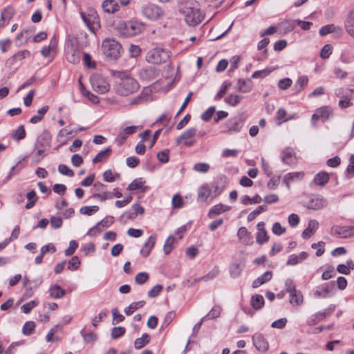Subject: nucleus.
<instances>
[{
  "mask_svg": "<svg viewBox=\"0 0 354 354\" xmlns=\"http://www.w3.org/2000/svg\"><path fill=\"white\" fill-rule=\"evenodd\" d=\"M178 10L185 16V20L189 26H195L204 19V15L195 1L180 0L178 3Z\"/></svg>",
  "mask_w": 354,
  "mask_h": 354,
  "instance_id": "obj_1",
  "label": "nucleus"
},
{
  "mask_svg": "<svg viewBox=\"0 0 354 354\" xmlns=\"http://www.w3.org/2000/svg\"><path fill=\"white\" fill-rule=\"evenodd\" d=\"M118 81L115 86V92L121 96H128L137 92L140 88L138 82L124 72H116Z\"/></svg>",
  "mask_w": 354,
  "mask_h": 354,
  "instance_id": "obj_2",
  "label": "nucleus"
},
{
  "mask_svg": "<svg viewBox=\"0 0 354 354\" xmlns=\"http://www.w3.org/2000/svg\"><path fill=\"white\" fill-rule=\"evenodd\" d=\"M145 28V25L138 21H123L118 26L120 34L124 37H133L141 33Z\"/></svg>",
  "mask_w": 354,
  "mask_h": 354,
  "instance_id": "obj_3",
  "label": "nucleus"
},
{
  "mask_svg": "<svg viewBox=\"0 0 354 354\" xmlns=\"http://www.w3.org/2000/svg\"><path fill=\"white\" fill-rule=\"evenodd\" d=\"M102 48L104 55L110 59H116L120 57L122 46L115 39L106 38L102 41Z\"/></svg>",
  "mask_w": 354,
  "mask_h": 354,
  "instance_id": "obj_4",
  "label": "nucleus"
},
{
  "mask_svg": "<svg viewBox=\"0 0 354 354\" xmlns=\"http://www.w3.org/2000/svg\"><path fill=\"white\" fill-rule=\"evenodd\" d=\"M169 59V53L162 48H155L149 50L146 56L148 62L160 64L167 62Z\"/></svg>",
  "mask_w": 354,
  "mask_h": 354,
  "instance_id": "obj_5",
  "label": "nucleus"
},
{
  "mask_svg": "<svg viewBox=\"0 0 354 354\" xmlns=\"http://www.w3.org/2000/svg\"><path fill=\"white\" fill-rule=\"evenodd\" d=\"M142 14L148 19L156 21L162 19L165 16L163 10L153 3H147L142 6Z\"/></svg>",
  "mask_w": 354,
  "mask_h": 354,
  "instance_id": "obj_6",
  "label": "nucleus"
},
{
  "mask_svg": "<svg viewBox=\"0 0 354 354\" xmlns=\"http://www.w3.org/2000/svg\"><path fill=\"white\" fill-rule=\"evenodd\" d=\"M80 15L83 21L91 32H95L100 28L99 17L95 10H88L87 12H82Z\"/></svg>",
  "mask_w": 354,
  "mask_h": 354,
  "instance_id": "obj_7",
  "label": "nucleus"
},
{
  "mask_svg": "<svg viewBox=\"0 0 354 354\" xmlns=\"http://www.w3.org/2000/svg\"><path fill=\"white\" fill-rule=\"evenodd\" d=\"M92 88L100 93H105L109 91L110 85L106 78L100 75H93L90 78Z\"/></svg>",
  "mask_w": 354,
  "mask_h": 354,
  "instance_id": "obj_8",
  "label": "nucleus"
},
{
  "mask_svg": "<svg viewBox=\"0 0 354 354\" xmlns=\"http://www.w3.org/2000/svg\"><path fill=\"white\" fill-rule=\"evenodd\" d=\"M330 234L340 239H348L354 236V226L333 225L330 228Z\"/></svg>",
  "mask_w": 354,
  "mask_h": 354,
  "instance_id": "obj_9",
  "label": "nucleus"
},
{
  "mask_svg": "<svg viewBox=\"0 0 354 354\" xmlns=\"http://www.w3.org/2000/svg\"><path fill=\"white\" fill-rule=\"evenodd\" d=\"M196 128H190L185 131L179 137L176 139V143L180 145L182 141L187 147L192 146L195 143V140H192L196 133Z\"/></svg>",
  "mask_w": 354,
  "mask_h": 354,
  "instance_id": "obj_10",
  "label": "nucleus"
},
{
  "mask_svg": "<svg viewBox=\"0 0 354 354\" xmlns=\"http://www.w3.org/2000/svg\"><path fill=\"white\" fill-rule=\"evenodd\" d=\"M243 126V121L241 117L230 119L225 124L224 133L239 132Z\"/></svg>",
  "mask_w": 354,
  "mask_h": 354,
  "instance_id": "obj_11",
  "label": "nucleus"
},
{
  "mask_svg": "<svg viewBox=\"0 0 354 354\" xmlns=\"http://www.w3.org/2000/svg\"><path fill=\"white\" fill-rule=\"evenodd\" d=\"M332 115V110L328 106H322L317 109L315 113L312 116V122L315 125L316 121L319 119H323L326 120L329 118L330 115Z\"/></svg>",
  "mask_w": 354,
  "mask_h": 354,
  "instance_id": "obj_12",
  "label": "nucleus"
},
{
  "mask_svg": "<svg viewBox=\"0 0 354 354\" xmlns=\"http://www.w3.org/2000/svg\"><path fill=\"white\" fill-rule=\"evenodd\" d=\"M253 344L259 351L265 352L269 348V344L264 337L260 333H256L252 336Z\"/></svg>",
  "mask_w": 354,
  "mask_h": 354,
  "instance_id": "obj_13",
  "label": "nucleus"
},
{
  "mask_svg": "<svg viewBox=\"0 0 354 354\" xmlns=\"http://www.w3.org/2000/svg\"><path fill=\"white\" fill-rule=\"evenodd\" d=\"M113 221H114L113 216H106L101 221L97 223V224L94 227L90 229L87 232V235L95 236L96 234L100 232V230L98 229V226L102 225V227H108L113 223Z\"/></svg>",
  "mask_w": 354,
  "mask_h": 354,
  "instance_id": "obj_14",
  "label": "nucleus"
},
{
  "mask_svg": "<svg viewBox=\"0 0 354 354\" xmlns=\"http://www.w3.org/2000/svg\"><path fill=\"white\" fill-rule=\"evenodd\" d=\"M139 75L144 80H151L158 77V71L154 66H149L141 69Z\"/></svg>",
  "mask_w": 354,
  "mask_h": 354,
  "instance_id": "obj_15",
  "label": "nucleus"
},
{
  "mask_svg": "<svg viewBox=\"0 0 354 354\" xmlns=\"http://www.w3.org/2000/svg\"><path fill=\"white\" fill-rule=\"evenodd\" d=\"M327 205V201L322 197L312 198L307 205V208L313 210L320 209Z\"/></svg>",
  "mask_w": 354,
  "mask_h": 354,
  "instance_id": "obj_16",
  "label": "nucleus"
},
{
  "mask_svg": "<svg viewBox=\"0 0 354 354\" xmlns=\"http://www.w3.org/2000/svg\"><path fill=\"white\" fill-rule=\"evenodd\" d=\"M319 223L316 220H310L308 227L303 231L301 236L304 239L311 237L318 229Z\"/></svg>",
  "mask_w": 354,
  "mask_h": 354,
  "instance_id": "obj_17",
  "label": "nucleus"
},
{
  "mask_svg": "<svg viewBox=\"0 0 354 354\" xmlns=\"http://www.w3.org/2000/svg\"><path fill=\"white\" fill-rule=\"evenodd\" d=\"M156 235H151L148 238L147 241L144 244L142 250H140V254L144 257H147L149 255L151 251L156 244Z\"/></svg>",
  "mask_w": 354,
  "mask_h": 354,
  "instance_id": "obj_18",
  "label": "nucleus"
},
{
  "mask_svg": "<svg viewBox=\"0 0 354 354\" xmlns=\"http://www.w3.org/2000/svg\"><path fill=\"white\" fill-rule=\"evenodd\" d=\"M263 222H259L257 224V243L261 245L268 241L269 236L264 227Z\"/></svg>",
  "mask_w": 354,
  "mask_h": 354,
  "instance_id": "obj_19",
  "label": "nucleus"
},
{
  "mask_svg": "<svg viewBox=\"0 0 354 354\" xmlns=\"http://www.w3.org/2000/svg\"><path fill=\"white\" fill-rule=\"evenodd\" d=\"M252 87L253 84L250 79H239L236 88L240 92L248 93L252 90Z\"/></svg>",
  "mask_w": 354,
  "mask_h": 354,
  "instance_id": "obj_20",
  "label": "nucleus"
},
{
  "mask_svg": "<svg viewBox=\"0 0 354 354\" xmlns=\"http://www.w3.org/2000/svg\"><path fill=\"white\" fill-rule=\"evenodd\" d=\"M102 7L104 11L107 13H114L120 8L115 0H104L102 2Z\"/></svg>",
  "mask_w": 354,
  "mask_h": 354,
  "instance_id": "obj_21",
  "label": "nucleus"
},
{
  "mask_svg": "<svg viewBox=\"0 0 354 354\" xmlns=\"http://www.w3.org/2000/svg\"><path fill=\"white\" fill-rule=\"evenodd\" d=\"M145 180L142 178H136L128 186L127 189L130 191H135L140 189L141 192H145L147 189V187H144Z\"/></svg>",
  "mask_w": 354,
  "mask_h": 354,
  "instance_id": "obj_22",
  "label": "nucleus"
},
{
  "mask_svg": "<svg viewBox=\"0 0 354 354\" xmlns=\"http://www.w3.org/2000/svg\"><path fill=\"white\" fill-rule=\"evenodd\" d=\"M304 174L303 172H292L286 174L283 176V182L286 183L288 189H290V183L299 180L303 178Z\"/></svg>",
  "mask_w": 354,
  "mask_h": 354,
  "instance_id": "obj_23",
  "label": "nucleus"
},
{
  "mask_svg": "<svg viewBox=\"0 0 354 354\" xmlns=\"http://www.w3.org/2000/svg\"><path fill=\"white\" fill-rule=\"evenodd\" d=\"M57 39L55 37L50 39L49 44L44 46L41 50V54L44 57H48L52 52H55L57 48Z\"/></svg>",
  "mask_w": 354,
  "mask_h": 354,
  "instance_id": "obj_24",
  "label": "nucleus"
},
{
  "mask_svg": "<svg viewBox=\"0 0 354 354\" xmlns=\"http://www.w3.org/2000/svg\"><path fill=\"white\" fill-rule=\"evenodd\" d=\"M272 277V273L271 271H266L262 275L259 277L257 279H255L252 283L253 288H258L266 282L269 281Z\"/></svg>",
  "mask_w": 354,
  "mask_h": 354,
  "instance_id": "obj_25",
  "label": "nucleus"
},
{
  "mask_svg": "<svg viewBox=\"0 0 354 354\" xmlns=\"http://www.w3.org/2000/svg\"><path fill=\"white\" fill-rule=\"evenodd\" d=\"M211 193L212 190L209 189L207 185H202L198 189V201L201 202H206Z\"/></svg>",
  "mask_w": 354,
  "mask_h": 354,
  "instance_id": "obj_26",
  "label": "nucleus"
},
{
  "mask_svg": "<svg viewBox=\"0 0 354 354\" xmlns=\"http://www.w3.org/2000/svg\"><path fill=\"white\" fill-rule=\"evenodd\" d=\"M334 288V282H331L330 283L324 284L322 286V290H317L315 291L314 295L317 297H326L328 294L331 292V290Z\"/></svg>",
  "mask_w": 354,
  "mask_h": 354,
  "instance_id": "obj_27",
  "label": "nucleus"
},
{
  "mask_svg": "<svg viewBox=\"0 0 354 354\" xmlns=\"http://www.w3.org/2000/svg\"><path fill=\"white\" fill-rule=\"evenodd\" d=\"M281 160L287 165H292L296 163V158L292 151L290 149H286L283 151Z\"/></svg>",
  "mask_w": 354,
  "mask_h": 354,
  "instance_id": "obj_28",
  "label": "nucleus"
},
{
  "mask_svg": "<svg viewBox=\"0 0 354 354\" xmlns=\"http://www.w3.org/2000/svg\"><path fill=\"white\" fill-rule=\"evenodd\" d=\"M329 180V175L326 172H319L315 175L314 178V183L315 185L319 186H324Z\"/></svg>",
  "mask_w": 354,
  "mask_h": 354,
  "instance_id": "obj_29",
  "label": "nucleus"
},
{
  "mask_svg": "<svg viewBox=\"0 0 354 354\" xmlns=\"http://www.w3.org/2000/svg\"><path fill=\"white\" fill-rule=\"evenodd\" d=\"M49 292L50 297L54 299L62 298L66 295V291L57 285L51 286Z\"/></svg>",
  "mask_w": 354,
  "mask_h": 354,
  "instance_id": "obj_30",
  "label": "nucleus"
},
{
  "mask_svg": "<svg viewBox=\"0 0 354 354\" xmlns=\"http://www.w3.org/2000/svg\"><path fill=\"white\" fill-rule=\"evenodd\" d=\"M145 304V301H139L131 303L129 306L124 308V313L127 315H132L136 310L143 307Z\"/></svg>",
  "mask_w": 354,
  "mask_h": 354,
  "instance_id": "obj_31",
  "label": "nucleus"
},
{
  "mask_svg": "<svg viewBox=\"0 0 354 354\" xmlns=\"http://www.w3.org/2000/svg\"><path fill=\"white\" fill-rule=\"evenodd\" d=\"M230 207L227 205H225L223 204H218L214 205L208 213V216L212 217L213 214H219L222 212H227L230 209Z\"/></svg>",
  "mask_w": 354,
  "mask_h": 354,
  "instance_id": "obj_32",
  "label": "nucleus"
},
{
  "mask_svg": "<svg viewBox=\"0 0 354 354\" xmlns=\"http://www.w3.org/2000/svg\"><path fill=\"white\" fill-rule=\"evenodd\" d=\"M251 305L255 310H260L264 306V299L261 295H254L251 298Z\"/></svg>",
  "mask_w": 354,
  "mask_h": 354,
  "instance_id": "obj_33",
  "label": "nucleus"
},
{
  "mask_svg": "<svg viewBox=\"0 0 354 354\" xmlns=\"http://www.w3.org/2000/svg\"><path fill=\"white\" fill-rule=\"evenodd\" d=\"M111 153V149L110 147H107L105 149L100 151L93 159V163L96 164L103 161L110 156Z\"/></svg>",
  "mask_w": 354,
  "mask_h": 354,
  "instance_id": "obj_34",
  "label": "nucleus"
},
{
  "mask_svg": "<svg viewBox=\"0 0 354 354\" xmlns=\"http://www.w3.org/2000/svg\"><path fill=\"white\" fill-rule=\"evenodd\" d=\"M150 341V337L147 333H143L142 337L137 338L134 342V347L136 349H141Z\"/></svg>",
  "mask_w": 354,
  "mask_h": 354,
  "instance_id": "obj_35",
  "label": "nucleus"
},
{
  "mask_svg": "<svg viewBox=\"0 0 354 354\" xmlns=\"http://www.w3.org/2000/svg\"><path fill=\"white\" fill-rule=\"evenodd\" d=\"M341 31H342L341 28H339L338 26H335L334 24H328V25L322 26L319 29V32L321 36H325L330 32H341Z\"/></svg>",
  "mask_w": 354,
  "mask_h": 354,
  "instance_id": "obj_36",
  "label": "nucleus"
},
{
  "mask_svg": "<svg viewBox=\"0 0 354 354\" xmlns=\"http://www.w3.org/2000/svg\"><path fill=\"white\" fill-rule=\"evenodd\" d=\"M289 295H290V302L292 304H295L297 306H299L303 303V295L300 291L295 290V292L289 294Z\"/></svg>",
  "mask_w": 354,
  "mask_h": 354,
  "instance_id": "obj_37",
  "label": "nucleus"
},
{
  "mask_svg": "<svg viewBox=\"0 0 354 354\" xmlns=\"http://www.w3.org/2000/svg\"><path fill=\"white\" fill-rule=\"evenodd\" d=\"M308 82V79L306 76H301L299 77L297 81L296 82L294 87L296 91V93L300 92L303 88H304Z\"/></svg>",
  "mask_w": 354,
  "mask_h": 354,
  "instance_id": "obj_38",
  "label": "nucleus"
},
{
  "mask_svg": "<svg viewBox=\"0 0 354 354\" xmlns=\"http://www.w3.org/2000/svg\"><path fill=\"white\" fill-rule=\"evenodd\" d=\"M81 58V53L76 50H71L67 55V59L69 62L73 64L79 63Z\"/></svg>",
  "mask_w": 354,
  "mask_h": 354,
  "instance_id": "obj_39",
  "label": "nucleus"
},
{
  "mask_svg": "<svg viewBox=\"0 0 354 354\" xmlns=\"http://www.w3.org/2000/svg\"><path fill=\"white\" fill-rule=\"evenodd\" d=\"M26 137V131L24 125H20L12 133V138L16 141L21 140Z\"/></svg>",
  "mask_w": 354,
  "mask_h": 354,
  "instance_id": "obj_40",
  "label": "nucleus"
},
{
  "mask_svg": "<svg viewBox=\"0 0 354 354\" xmlns=\"http://www.w3.org/2000/svg\"><path fill=\"white\" fill-rule=\"evenodd\" d=\"M242 98L243 97L241 95L231 94L227 97L225 98V101L229 105L235 106L240 102Z\"/></svg>",
  "mask_w": 354,
  "mask_h": 354,
  "instance_id": "obj_41",
  "label": "nucleus"
},
{
  "mask_svg": "<svg viewBox=\"0 0 354 354\" xmlns=\"http://www.w3.org/2000/svg\"><path fill=\"white\" fill-rule=\"evenodd\" d=\"M242 268L240 265L236 263H233L230 265V276L233 278H236L239 277L241 274Z\"/></svg>",
  "mask_w": 354,
  "mask_h": 354,
  "instance_id": "obj_42",
  "label": "nucleus"
},
{
  "mask_svg": "<svg viewBox=\"0 0 354 354\" xmlns=\"http://www.w3.org/2000/svg\"><path fill=\"white\" fill-rule=\"evenodd\" d=\"M175 241L174 236H169L164 244L163 250L165 254H169L173 250V243Z\"/></svg>",
  "mask_w": 354,
  "mask_h": 354,
  "instance_id": "obj_43",
  "label": "nucleus"
},
{
  "mask_svg": "<svg viewBox=\"0 0 354 354\" xmlns=\"http://www.w3.org/2000/svg\"><path fill=\"white\" fill-rule=\"evenodd\" d=\"M15 13V10L12 7L8 6L2 10L1 15L8 22L13 17Z\"/></svg>",
  "mask_w": 354,
  "mask_h": 354,
  "instance_id": "obj_44",
  "label": "nucleus"
},
{
  "mask_svg": "<svg viewBox=\"0 0 354 354\" xmlns=\"http://www.w3.org/2000/svg\"><path fill=\"white\" fill-rule=\"evenodd\" d=\"M99 210V207L97 205L93 206H84L80 208V212L82 214H85L88 216L92 215L93 213L97 212Z\"/></svg>",
  "mask_w": 354,
  "mask_h": 354,
  "instance_id": "obj_45",
  "label": "nucleus"
},
{
  "mask_svg": "<svg viewBox=\"0 0 354 354\" xmlns=\"http://www.w3.org/2000/svg\"><path fill=\"white\" fill-rule=\"evenodd\" d=\"M267 207L266 205H260L256 209L250 212L248 216V221H252L261 213L266 211Z\"/></svg>",
  "mask_w": 354,
  "mask_h": 354,
  "instance_id": "obj_46",
  "label": "nucleus"
},
{
  "mask_svg": "<svg viewBox=\"0 0 354 354\" xmlns=\"http://www.w3.org/2000/svg\"><path fill=\"white\" fill-rule=\"evenodd\" d=\"M231 86L230 82H225L222 84V86L220 89V91L217 93V94L214 97L215 100H221L224 95L226 93L227 89Z\"/></svg>",
  "mask_w": 354,
  "mask_h": 354,
  "instance_id": "obj_47",
  "label": "nucleus"
},
{
  "mask_svg": "<svg viewBox=\"0 0 354 354\" xmlns=\"http://www.w3.org/2000/svg\"><path fill=\"white\" fill-rule=\"evenodd\" d=\"M149 275L147 272H142L136 275L135 281L139 285H142L148 281Z\"/></svg>",
  "mask_w": 354,
  "mask_h": 354,
  "instance_id": "obj_48",
  "label": "nucleus"
},
{
  "mask_svg": "<svg viewBox=\"0 0 354 354\" xmlns=\"http://www.w3.org/2000/svg\"><path fill=\"white\" fill-rule=\"evenodd\" d=\"M58 171L62 175H65L69 177L74 176V172L67 165L61 164L58 166Z\"/></svg>",
  "mask_w": 354,
  "mask_h": 354,
  "instance_id": "obj_49",
  "label": "nucleus"
},
{
  "mask_svg": "<svg viewBox=\"0 0 354 354\" xmlns=\"http://www.w3.org/2000/svg\"><path fill=\"white\" fill-rule=\"evenodd\" d=\"M93 197L104 201L107 199H112L114 197V194L111 192H104L102 194H94Z\"/></svg>",
  "mask_w": 354,
  "mask_h": 354,
  "instance_id": "obj_50",
  "label": "nucleus"
},
{
  "mask_svg": "<svg viewBox=\"0 0 354 354\" xmlns=\"http://www.w3.org/2000/svg\"><path fill=\"white\" fill-rule=\"evenodd\" d=\"M125 328L122 326L113 327L111 331V337L113 339H118L122 337L125 333Z\"/></svg>",
  "mask_w": 354,
  "mask_h": 354,
  "instance_id": "obj_51",
  "label": "nucleus"
},
{
  "mask_svg": "<svg viewBox=\"0 0 354 354\" xmlns=\"http://www.w3.org/2000/svg\"><path fill=\"white\" fill-rule=\"evenodd\" d=\"M209 167V165L207 163L199 162L194 165V169L200 173H207Z\"/></svg>",
  "mask_w": 354,
  "mask_h": 354,
  "instance_id": "obj_52",
  "label": "nucleus"
},
{
  "mask_svg": "<svg viewBox=\"0 0 354 354\" xmlns=\"http://www.w3.org/2000/svg\"><path fill=\"white\" fill-rule=\"evenodd\" d=\"M321 316L322 315H319V313H316L312 315L308 318L306 321V324L308 326H313L317 324V323L322 321Z\"/></svg>",
  "mask_w": 354,
  "mask_h": 354,
  "instance_id": "obj_53",
  "label": "nucleus"
},
{
  "mask_svg": "<svg viewBox=\"0 0 354 354\" xmlns=\"http://www.w3.org/2000/svg\"><path fill=\"white\" fill-rule=\"evenodd\" d=\"M219 274V268L218 266H215L209 272L201 277L202 280L207 281L213 279L216 277Z\"/></svg>",
  "mask_w": 354,
  "mask_h": 354,
  "instance_id": "obj_54",
  "label": "nucleus"
},
{
  "mask_svg": "<svg viewBox=\"0 0 354 354\" xmlns=\"http://www.w3.org/2000/svg\"><path fill=\"white\" fill-rule=\"evenodd\" d=\"M37 304H38V301H37L35 300H32L30 302H28V303L24 304L21 306V310L23 313L27 314V313H29L33 308L37 306Z\"/></svg>",
  "mask_w": 354,
  "mask_h": 354,
  "instance_id": "obj_55",
  "label": "nucleus"
},
{
  "mask_svg": "<svg viewBox=\"0 0 354 354\" xmlns=\"http://www.w3.org/2000/svg\"><path fill=\"white\" fill-rule=\"evenodd\" d=\"M147 95H145L143 92L138 95L136 97L131 100L129 104L131 105H136V104H140L142 102H147Z\"/></svg>",
  "mask_w": 354,
  "mask_h": 354,
  "instance_id": "obj_56",
  "label": "nucleus"
},
{
  "mask_svg": "<svg viewBox=\"0 0 354 354\" xmlns=\"http://www.w3.org/2000/svg\"><path fill=\"white\" fill-rule=\"evenodd\" d=\"M30 56V53L28 50H20L17 53H16L13 56L12 58L15 60H22L23 59L29 57Z\"/></svg>",
  "mask_w": 354,
  "mask_h": 354,
  "instance_id": "obj_57",
  "label": "nucleus"
},
{
  "mask_svg": "<svg viewBox=\"0 0 354 354\" xmlns=\"http://www.w3.org/2000/svg\"><path fill=\"white\" fill-rule=\"evenodd\" d=\"M351 95H346L344 98L342 99L339 102V106L341 109H346L353 105V103L351 102Z\"/></svg>",
  "mask_w": 354,
  "mask_h": 354,
  "instance_id": "obj_58",
  "label": "nucleus"
},
{
  "mask_svg": "<svg viewBox=\"0 0 354 354\" xmlns=\"http://www.w3.org/2000/svg\"><path fill=\"white\" fill-rule=\"evenodd\" d=\"M221 312V308L218 306H216L213 307L209 311V313L205 316H207V317H209V319H216L220 316Z\"/></svg>",
  "mask_w": 354,
  "mask_h": 354,
  "instance_id": "obj_59",
  "label": "nucleus"
},
{
  "mask_svg": "<svg viewBox=\"0 0 354 354\" xmlns=\"http://www.w3.org/2000/svg\"><path fill=\"white\" fill-rule=\"evenodd\" d=\"M215 112V107L214 106H210L209 107L202 115H201V119L203 121L207 122L209 121L213 114Z\"/></svg>",
  "mask_w": 354,
  "mask_h": 354,
  "instance_id": "obj_60",
  "label": "nucleus"
},
{
  "mask_svg": "<svg viewBox=\"0 0 354 354\" xmlns=\"http://www.w3.org/2000/svg\"><path fill=\"white\" fill-rule=\"evenodd\" d=\"M344 27L348 34L354 37V20L346 19L344 22Z\"/></svg>",
  "mask_w": 354,
  "mask_h": 354,
  "instance_id": "obj_61",
  "label": "nucleus"
},
{
  "mask_svg": "<svg viewBox=\"0 0 354 354\" xmlns=\"http://www.w3.org/2000/svg\"><path fill=\"white\" fill-rule=\"evenodd\" d=\"M332 53V47L329 44L324 46L320 52V57L322 59H327Z\"/></svg>",
  "mask_w": 354,
  "mask_h": 354,
  "instance_id": "obj_62",
  "label": "nucleus"
},
{
  "mask_svg": "<svg viewBox=\"0 0 354 354\" xmlns=\"http://www.w3.org/2000/svg\"><path fill=\"white\" fill-rule=\"evenodd\" d=\"M162 288V285H156L148 292V297L151 298L157 297L160 293Z\"/></svg>",
  "mask_w": 354,
  "mask_h": 354,
  "instance_id": "obj_63",
  "label": "nucleus"
},
{
  "mask_svg": "<svg viewBox=\"0 0 354 354\" xmlns=\"http://www.w3.org/2000/svg\"><path fill=\"white\" fill-rule=\"evenodd\" d=\"M292 82L290 78L286 77L281 79L278 82V86L281 89H288L292 84Z\"/></svg>",
  "mask_w": 354,
  "mask_h": 354,
  "instance_id": "obj_64",
  "label": "nucleus"
}]
</instances>
